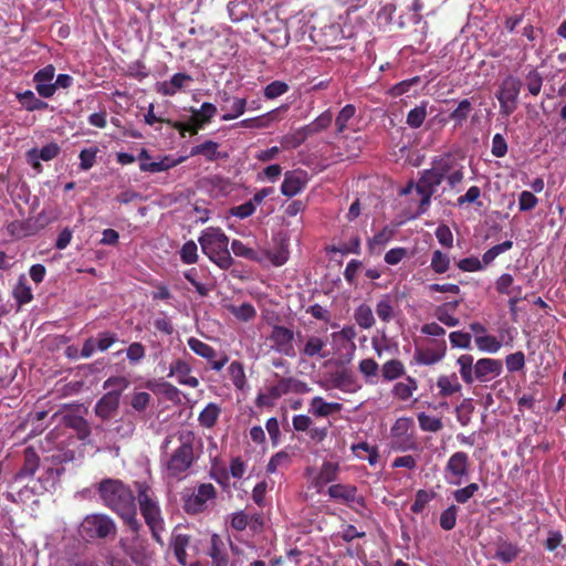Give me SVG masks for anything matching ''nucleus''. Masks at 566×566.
<instances>
[{
    "instance_id": "e433bc0d",
    "label": "nucleus",
    "mask_w": 566,
    "mask_h": 566,
    "mask_svg": "<svg viewBox=\"0 0 566 566\" xmlns=\"http://www.w3.org/2000/svg\"><path fill=\"white\" fill-rule=\"evenodd\" d=\"M457 363L460 367L462 380L465 384L471 385L475 379L473 356L470 354H463L458 358Z\"/></svg>"
},
{
    "instance_id": "2eb2a0df",
    "label": "nucleus",
    "mask_w": 566,
    "mask_h": 566,
    "mask_svg": "<svg viewBox=\"0 0 566 566\" xmlns=\"http://www.w3.org/2000/svg\"><path fill=\"white\" fill-rule=\"evenodd\" d=\"M306 182V171L301 169L286 171L281 185V192L286 197H294L305 188Z\"/></svg>"
},
{
    "instance_id": "c03bdc74",
    "label": "nucleus",
    "mask_w": 566,
    "mask_h": 566,
    "mask_svg": "<svg viewBox=\"0 0 566 566\" xmlns=\"http://www.w3.org/2000/svg\"><path fill=\"white\" fill-rule=\"evenodd\" d=\"M308 138L303 127L284 135L281 139V146L284 149H295Z\"/></svg>"
},
{
    "instance_id": "9b49d317",
    "label": "nucleus",
    "mask_w": 566,
    "mask_h": 566,
    "mask_svg": "<svg viewBox=\"0 0 566 566\" xmlns=\"http://www.w3.org/2000/svg\"><path fill=\"white\" fill-rule=\"evenodd\" d=\"M446 479L449 484L460 485L462 479L468 476L470 471V458L463 451L454 452L448 460L446 468Z\"/></svg>"
},
{
    "instance_id": "58836bf2",
    "label": "nucleus",
    "mask_w": 566,
    "mask_h": 566,
    "mask_svg": "<svg viewBox=\"0 0 566 566\" xmlns=\"http://www.w3.org/2000/svg\"><path fill=\"white\" fill-rule=\"evenodd\" d=\"M405 366L398 359H390L381 367V375L385 380L391 381L405 375Z\"/></svg>"
},
{
    "instance_id": "6e6d98bb",
    "label": "nucleus",
    "mask_w": 566,
    "mask_h": 566,
    "mask_svg": "<svg viewBox=\"0 0 566 566\" xmlns=\"http://www.w3.org/2000/svg\"><path fill=\"white\" fill-rule=\"evenodd\" d=\"M230 312L242 322H249L256 316L255 308L250 303H242L239 306H231Z\"/></svg>"
},
{
    "instance_id": "9d476101",
    "label": "nucleus",
    "mask_w": 566,
    "mask_h": 566,
    "mask_svg": "<svg viewBox=\"0 0 566 566\" xmlns=\"http://www.w3.org/2000/svg\"><path fill=\"white\" fill-rule=\"evenodd\" d=\"M187 344L196 355L207 359L210 368L216 371H220L229 361L226 353H218L212 346L196 337L188 338Z\"/></svg>"
},
{
    "instance_id": "69168bd1",
    "label": "nucleus",
    "mask_w": 566,
    "mask_h": 566,
    "mask_svg": "<svg viewBox=\"0 0 566 566\" xmlns=\"http://www.w3.org/2000/svg\"><path fill=\"white\" fill-rule=\"evenodd\" d=\"M410 418H399L396 420L394 426L391 427V436L397 439H406L408 438V431L411 426Z\"/></svg>"
},
{
    "instance_id": "5fc2aeb1",
    "label": "nucleus",
    "mask_w": 566,
    "mask_h": 566,
    "mask_svg": "<svg viewBox=\"0 0 566 566\" xmlns=\"http://www.w3.org/2000/svg\"><path fill=\"white\" fill-rule=\"evenodd\" d=\"M436 496L434 492L426 490H418L415 496V501L410 506V511L415 514L421 513L426 505Z\"/></svg>"
},
{
    "instance_id": "0eeeda50",
    "label": "nucleus",
    "mask_w": 566,
    "mask_h": 566,
    "mask_svg": "<svg viewBox=\"0 0 566 566\" xmlns=\"http://www.w3.org/2000/svg\"><path fill=\"white\" fill-rule=\"evenodd\" d=\"M443 179L438 176L432 168L424 169L416 185V191L421 197L418 206L417 216L423 214L430 207L431 198L436 192L438 186L442 184Z\"/></svg>"
},
{
    "instance_id": "ddd939ff",
    "label": "nucleus",
    "mask_w": 566,
    "mask_h": 566,
    "mask_svg": "<svg viewBox=\"0 0 566 566\" xmlns=\"http://www.w3.org/2000/svg\"><path fill=\"white\" fill-rule=\"evenodd\" d=\"M54 76L55 67L52 64L44 66L33 75L35 90L41 97L50 98L55 94V85H52Z\"/></svg>"
},
{
    "instance_id": "1a4fd4ad",
    "label": "nucleus",
    "mask_w": 566,
    "mask_h": 566,
    "mask_svg": "<svg viewBox=\"0 0 566 566\" xmlns=\"http://www.w3.org/2000/svg\"><path fill=\"white\" fill-rule=\"evenodd\" d=\"M455 159L451 154L436 156L431 161V167L443 180L447 179L451 188L455 187L463 179L461 168H455Z\"/></svg>"
},
{
    "instance_id": "f03ea898",
    "label": "nucleus",
    "mask_w": 566,
    "mask_h": 566,
    "mask_svg": "<svg viewBox=\"0 0 566 566\" xmlns=\"http://www.w3.org/2000/svg\"><path fill=\"white\" fill-rule=\"evenodd\" d=\"M96 490L103 504L115 512L132 532L138 533L142 524L132 489L118 479L107 478L97 484Z\"/></svg>"
},
{
    "instance_id": "a211bd4d",
    "label": "nucleus",
    "mask_w": 566,
    "mask_h": 566,
    "mask_svg": "<svg viewBox=\"0 0 566 566\" xmlns=\"http://www.w3.org/2000/svg\"><path fill=\"white\" fill-rule=\"evenodd\" d=\"M269 389L270 396H272L274 400L279 399L283 395H287L289 392L304 394L308 391V387L305 382L292 377L280 378V380Z\"/></svg>"
},
{
    "instance_id": "39448f33",
    "label": "nucleus",
    "mask_w": 566,
    "mask_h": 566,
    "mask_svg": "<svg viewBox=\"0 0 566 566\" xmlns=\"http://www.w3.org/2000/svg\"><path fill=\"white\" fill-rule=\"evenodd\" d=\"M80 535L86 539H105L115 537L117 527L114 520L107 514L93 513L86 515L78 528Z\"/></svg>"
},
{
    "instance_id": "5701e85b",
    "label": "nucleus",
    "mask_w": 566,
    "mask_h": 566,
    "mask_svg": "<svg viewBox=\"0 0 566 566\" xmlns=\"http://www.w3.org/2000/svg\"><path fill=\"white\" fill-rule=\"evenodd\" d=\"M520 554L521 548L516 543H512L503 537H500L495 545V553L493 558L503 564H510L514 562Z\"/></svg>"
},
{
    "instance_id": "c9c22d12",
    "label": "nucleus",
    "mask_w": 566,
    "mask_h": 566,
    "mask_svg": "<svg viewBox=\"0 0 566 566\" xmlns=\"http://www.w3.org/2000/svg\"><path fill=\"white\" fill-rule=\"evenodd\" d=\"M222 542L217 534H213L211 537V547L209 551V556L212 559L211 566H228V555L221 549Z\"/></svg>"
},
{
    "instance_id": "4d7b16f0",
    "label": "nucleus",
    "mask_w": 566,
    "mask_h": 566,
    "mask_svg": "<svg viewBox=\"0 0 566 566\" xmlns=\"http://www.w3.org/2000/svg\"><path fill=\"white\" fill-rule=\"evenodd\" d=\"M247 109V99L241 97H234L232 101V105L230 107V112L222 115L221 119L224 122L232 120L243 115Z\"/></svg>"
},
{
    "instance_id": "a18cd8bd",
    "label": "nucleus",
    "mask_w": 566,
    "mask_h": 566,
    "mask_svg": "<svg viewBox=\"0 0 566 566\" xmlns=\"http://www.w3.org/2000/svg\"><path fill=\"white\" fill-rule=\"evenodd\" d=\"M356 458L367 460L370 465H376L379 460V453L376 447L366 442L356 443Z\"/></svg>"
},
{
    "instance_id": "a19ab883",
    "label": "nucleus",
    "mask_w": 566,
    "mask_h": 566,
    "mask_svg": "<svg viewBox=\"0 0 566 566\" xmlns=\"http://www.w3.org/2000/svg\"><path fill=\"white\" fill-rule=\"evenodd\" d=\"M192 120L198 122L201 125H207L211 122L212 117L217 114V107L212 103H202L199 109L191 108Z\"/></svg>"
},
{
    "instance_id": "49530a36",
    "label": "nucleus",
    "mask_w": 566,
    "mask_h": 566,
    "mask_svg": "<svg viewBox=\"0 0 566 566\" xmlns=\"http://www.w3.org/2000/svg\"><path fill=\"white\" fill-rule=\"evenodd\" d=\"M326 342L323 340L321 337L317 336H311L307 342L305 343V346L302 350L303 355L307 357H314L316 355L321 356L322 358H325L327 355L322 353V350L325 348Z\"/></svg>"
},
{
    "instance_id": "37998d69",
    "label": "nucleus",
    "mask_w": 566,
    "mask_h": 566,
    "mask_svg": "<svg viewBox=\"0 0 566 566\" xmlns=\"http://www.w3.org/2000/svg\"><path fill=\"white\" fill-rule=\"evenodd\" d=\"M311 406L313 408L314 415H316L318 417H327V416L340 410L339 403L326 402L321 397L313 398Z\"/></svg>"
},
{
    "instance_id": "864d4df0",
    "label": "nucleus",
    "mask_w": 566,
    "mask_h": 566,
    "mask_svg": "<svg viewBox=\"0 0 566 566\" xmlns=\"http://www.w3.org/2000/svg\"><path fill=\"white\" fill-rule=\"evenodd\" d=\"M458 507L452 504L440 514L439 524L444 531H451L457 524Z\"/></svg>"
},
{
    "instance_id": "6ab92c4d",
    "label": "nucleus",
    "mask_w": 566,
    "mask_h": 566,
    "mask_svg": "<svg viewBox=\"0 0 566 566\" xmlns=\"http://www.w3.org/2000/svg\"><path fill=\"white\" fill-rule=\"evenodd\" d=\"M286 111L287 106L283 105L279 108L272 109L261 116L252 117V118H245L240 122H238L234 126L235 127H243V128H268L270 127L274 122L280 120L279 113L280 111Z\"/></svg>"
},
{
    "instance_id": "ea45409f",
    "label": "nucleus",
    "mask_w": 566,
    "mask_h": 566,
    "mask_svg": "<svg viewBox=\"0 0 566 566\" xmlns=\"http://www.w3.org/2000/svg\"><path fill=\"white\" fill-rule=\"evenodd\" d=\"M427 102H422L421 105L410 109L407 114L406 124L413 129L422 126L427 118Z\"/></svg>"
},
{
    "instance_id": "f3484780",
    "label": "nucleus",
    "mask_w": 566,
    "mask_h": 566,
    "mask_svg": "<svg viewBox=\"0 0 566 566\" xmlns=\"http://www.w3.org/2000/svg\"><path fill=\"white\" fill-rule=\"evenodd\" d=\"M120 398L118 391H108L104 394L95 405V415L102 420H109L113 418L119 407Z\"/></svg>"
},
{
    "instance_id": "72a5a7b5",
    "label": "nucleus",
    "mask_w": 566,
    "mask_h": 566,
    "mask_svg": "<svg viewBox=\"0 0 566 566\" xmlns=\"http://www.w3.org/2000/svg\"><path fill=\"white\" fill-rule=\"evenodd\" d=\"M333 122V114L331 111L323 112L310 124L302 126L307 136H312L325 130Z\"/></svg>"
},
{
    "instance_id": "f704fd0d",
    "label": "nucleus",
    "mask_w": 566,
    "mask_h": 566,
    "mask_svg": "<svg viewBox=\"0 0 566 566\" xmlns=\"http://www.w3.org/2000/svg\"><path fill=\"white\" fill-rule=\"evenodd\" d=\"M228 375L237 390H243L247 386L244 366L239 360H233L228 367Z\"/></svg>"
},
{
    "instance_id": "680f3d73",
    "label": "nucleus",
    "mask_w": 566,
    "mask_h": 566,
    "mask_svg": "<svg viewBox=\"0 0 566 566\" xmlns=\"http://www.w3.org/2000/svg\"><path fill=\"white\" fill-rule=\"evenodd\" d=\"M474 410V406L471 399H464L460 406L457 407V419L462 426H468L471 420V415Z\"/></svg>"
},
{
    "instance_id": "473e14b6",
    "label": "nucleus",
    "mask_w": 566,
    "mask_h": 566,
    "mask_svg": "<svg viewBox=\"0 0 566 566\" xmlns=\"http://www.w3.org/2000/svg\"><path fill=\"white\" fill-rule=\"evenodd\" d=\"M17 99L28 112L43 111L49 106L46 102L38 98L30 90L18 93Z\"/></svg>"
},
{
    "instance_id": "3c124183",
    "label": "nucleus",
    "mask_w": 566,
    "mask_h": 566,
    "mask_svg": "<svg viewBox=\"0 0 566 566\" xmlns=\"http://www.w3.org/2000/svg\"><path fill=\"white\" fill-rule=\"evenodd\" d=\"M512 247L513 242L511 240H506L500 244L492 247L491 249L483 253L482 263L484 265L491 264L496 256H499L501 253L509 251L510 249H512Z\"/></svg>"
},
{
    "instance_id": "c756f323",
    "label": "nucleus",
    "mask_w": 566,
    "mask_h": 566,
    "mask_svg": "<svg viewBox=\"0 0 566 566\" xmlns=\"http://www.w3.org/2000/svg\"><path fill=\"white\" fill-rule=\"evenodd\" d=\"M222 409L218 403L209 402L198 416L200 427L212 429L217 424Z\"/></svg>"
},
{
    "instance_id": "cd10ccee",
    "label": "nucleus",
    "mask_w": 566,
    "mask_h": 566,
    "mask_svg": "<svg viewBox=\"0 0 566 566\" xmlns=\"http://www.w3.org/2000/svg\"><path fill=\"white\" fill-rule=\"evenodd\" d=\"M437 387L439 388V395L443 398L450 397L462 390V385L454 373L451 375L439 376L437 379Z\"/></svg>"
},
{
    "instance_id": "8fccbe9b",
    "label": "nucleus",
    "mask_w": 566,
    "mask_h": 566,
    "mask_svg": "<svg viewBox=\"0 0 566 566\" xmlns=\"http://www.w3.org/2000/svg\"><path fill=\"white\" fill-rule=\"evenodd\" d=\"M13 297L19 304V306L28 304L32 301L33 294L31 287L27 284L24 280H19L18 284L13 290Z\"/></svg>"
},
{
    "instance_id": "393cba45",
    "label": "nucleus",
    "mask_w": 566,
    "mask_h": 566,
    "mask_svg": "<svg viewBox=\"0 0 566 566\" xmlns=\"http://www.w3.org/2000/svg\"><path fill=\"white\" fill-rule=\"evenodd\" d=\"M64 424L66 428H70L76 432L78 440L86 444H92V441L90 440L91 426L86 419L76 415H66L64 417Z\"/></svg>"
},
{
    "instance_id": "774afa93",
    "label": "nucleus",
    "mask_w": 566,
    "mask_h": 566,
    "mask_svg": "<svg viewBox=\"0 0 566 566\" xmlns=\"http://www.w3.org/2000/svg\"><path fill=\"white\" fill-rule=\"evenodd\" d=\"M98 149L96 147L85 148L80 153V168L82 170L91 169L96 160Z\"/></svg>"
},
{
    "instance_id": "aec40b11",
    "label": "nucleus",
    "mask_w": 566,
    "mask_h": 566,
    "mask_svg": "<svg viewBox=\"0 0 566 566\" xmlns=\"http://www.w3.org/2000/svg\"><path fill=\"white\" fill-rule=\"evenodd\" d=\"M191 366L184 359H177L170 364L168 376H176L180 385L197 388L199 380L191 376Z\"/></svg>"
},
{
    "instance_id": "7ed1b4c3",
    "label": "nucleus",
    "mask_w": 566,
    "mask_h": 566,
    "mask_svg": "<svg viewBox=\"0 0 566 566\" xmlns=\"http://www.w3.org/2000/svg\"><path fill=\"white\" fill-rule=\"evenodd\" d=\"M198 241L202 252L220 269L228 270L233 264L228 249L229 238L220 228L209 227L205 229Z\"/></svg>"
},
{
    "instance_id": "de8ad7c7",
    "label": "nucleus",
    "mask_w": 566,
    "mask_h": 566,
    "mask_svg": "<svg viewBox=\"0 0 566 566\" xmlns=\"http://www.w3.org/2000/svg\"><path fill=\"white\" fill-rule=\"evenodd\" d=\"M418 422L420 429L426 432H438L443 428L440 418L429 416L426 412L418 413Z\"/></svg>"
},
{
    "instance_id": "412c9836",
    "label": "nucleus",
    "mask_w": 566,
    "mask_h": 566,
    "mask_svg": "<svg viewBox=\"0 0 566 566\" xmlns=\"http://www.w3.org/2000/svg\"><path fill=\"white\" fill-rule=\"evenodd\" d=\"M40 467V457L33 447H28L23 451V464L15 473L14 480L31 479Z\"/></svg>"
},
{
    "instance_id": "dca6fc26",
    "label": "nucleus",
    "mask_w": 566,
    "mask_h": 566,
    "mask_svg": "<svg viewBox=\"0 0 566 566\" xmlns=\"http://www.w3.org/2000/svg\"><path fill=\"white\" fill-rule=\"evenodd\" d=\"M503 371V365L500 359L481 358L474 364L475 379L482 382L490 381Z\"/></svg>"
},
{
    "instance_id": "4be33fe9",
    "label": "nucleus",
    "mask_w": 566,
    "mask_h": 566,
    "mask_svg": "<svg viewBox=\"0 0 566 566\" xmlns=\"http://www.w3.org/2000/svg\"><path fill=\"white\" fill-rule=\"evenodd\" d=\"M61 147L56 143L44 145L41 149L32 148L27 153L28 160L34 169H40V160L50 161L59 156Z\"/></svg>"
},
{
    "instance_id": "bf43d9fd",
    "label": "nucleus",
    "mask_w": 566,
    "mask_h": 566,
    "mask_svg": "<svg viewBox=\"0 0 566 566\" xmlns=\"http://www.w3.org/2000/svg\"><path fill=\"white\" fill-rule=\"evenodd\" d=\"M198 248L195 241L184 243L180 250V259L185 264H193L198 260Z\"/></svg>"
},
{
    "instance_id": "423d86ee",
    "label": "nucleus",
    "mask_w": 566,
    "mask_h": 566,
    "mask_svg": "<svg viewBox=\"0 0 566 566\" xmlns=\"http://www.w3.org/2000/svg\"><path fill=\"white\" fill-rule=\"evenodd\" d=\"M521 91V81L514 76H507L503 80L496 93L500 103V114L504 117L512 115L517 108L518 95Z\"/></svg>"
},
{
    "instance_id": "f8f14e48",
    "label": "nucleus",
    "mask_w": 566,
    "mask_h": 566,
    "mask_svg": "<svg viewBox=\"0 0 566 566\" xmlns=\"http://www.w3.org/2000/svg\"><path fill=\"white\" fill-rule=\"evenodd\" d=\"M269 338L273 343V347L277 353L290 357L295 355L293 346L294 333L292 329L285 326L275 325L272 328Z\"/></svg>"
},
{
    "instance_id": "2f4dec72",
    "label": "nucleus",
    "mask_w": 566,
    "mask_h": 566,
    "mask_svg": "<svg viewBox=\"0 0 566 566\" xmlns=\"http://www.w3.org/2000/svg\"><path fill=\"white\" fill-rule=\"evenodd\" d=\"M405 380L406 381L396 382L391 390L394 397L401 401L411 398L413 392L418 389V382L413 377L407 376Z\"/></svg>"
},
{
    "instance_id": "79ce46f5",
    "label": "nucleus",
    "mask_w": 566,
    "mask_h": 566,
    "mask_svg": "<svg viewBox=\"0 0 566 566\" xmlns=\"http://www.w3.org/2000/svg\"><path fill=\"white\" fill-rule=\"evenodd\" d=\"M471 111L472 104L470 99L464 98L460 101L457 108L450 113L449 118L454 122L455 127H460L468 119Z\"/></svg>"
},
{
    "instance_id": "4468645a",
    "label": "nucleus",
    "mask_w": 566,
    "mask_h": 566,
    "mask_svg": "<svg viewBox=\"0 0 566 566\" xmlns=\"http://www.w3.org/2000/svg\"><path fill=\"white\" fill-rule=\"evenodd\" d=\"M432 343L434 344V347L416 348L413 359L417 364L427 366L434 365L444 357L447 349L446 340H433Z\"/></svg>"
},
{
    "instance_id": "6e6552de",
    "label": "nucleus",
    "mask_w": 566,
    "mask_h": 566,
    "mask_svg": "<svg viewBox=\"0 0 566 566\" xmlns=\"http://www.w3.org/2000/svg\"><path fill=\"white\" fill-rule=\"evenodd\" d=\"M217 489L212 483H201L196 491L184 499V510L186 513L196 515L207 509V503L217 497Z\"/></svg>"
},
{
    "instance_id": "052dcab7",
    "label": "nucleus",
    "mask_w": 566,
    "mask_h": 566,
    "mask_svg": "<svg viewBox=\"0 0 566 566\" xmlns=\"http://www.w3.org/2000/svg\"><path fill=\"white\" fill-rule=\"evenodd\" d=\"M290 463V455L285 451H279L273 454L266 465L268 473H275L279 468L287 467Z\"/></svg>"
},
{
    "instance_id": "4c0bfd02",
    "label": "nucleus",
    "mask_w": 566,
    "mask_h": 566,
    "mask_svg": "<svg viewBox=\"0 0 566 566\" xmlns=\"http://www.w3.org/2000/svg\"><path fill=\"white\" fill-rule=\"evenodd\" d=\"M354 117V105H346L338 114L335 119L336 135L338 137L347 138L346 132L348 128V122Z\"/></svg>"
},
{
    "instance_id": "09e8293b",
    "label": "nucleus",
    "mask_w": 566,
    "mask_h": 566,
    "mask_svg": "<svg viewBox=\"0 0 566 566\" xmlns=\"http://www.w3.org/2000/svg\"><path fill=\"white\" fill-rule=\"evenodd\" d=\"M475 345L482 352L496 353L500 350L502 344L493 335H481L475 337Z\"/></svg>"
},
{
    "instance_id": "603ef678",
    "label": "nucleus",
    "mask_w": 566,
    "mask_h": 566,
    "mask_svg": "<svg viewBox=\"0 0 566 566\" xmlns=\"http://www.w3.org/2000/svg\"><path fill=\"white\" fill-rule=\"evenodd\" d=\"M430 266L437 274L446 273L450 266V258L448 254L441 252L440 250H436L432 253Z\"/></svg>"
},
{
    "instance_id": "c85d7f7f",
    "label": "nucleus",
    "mask_w": 566,
    "mask_h": 566,
    "mask_svg": "<svg viewBox=\"0 0 566 566\" xmlns=\"http://www.w3.org/2000/svg\"><path fill=\"white\" fill-rule=\"evenodd\" d=\"M203 156L209 161H214L219 158L226 157L219 151V144L213 140H206L199 145H196L190 150V156Z\"/></svg>"
},
{
    "instance_id": "13d9d810",
    "label": "nucleus",
    "mask_w": 566,
    "mask_h": 566,
    "mask_svg": "<svg viewBox=\"0 0 566 566\" xmlns=\"http://www.w3.org/2000/svg\"><path fill=\"white\" fill-rule=\"evenodd\" d=\"M231 249L237 256H241L251 261H258V252L248 248L242 241L234 239L231 242Z\"/></svg>"
},
{
    "instance_id": "20e7f679",
    "label": "nucleus",
    "mask_w": 566,
    "mask_h": 566,
    "mask_svg": "<svg viewBox=\"0 0 566 566\" xmlns=\"http://www.w3.org/2000/svg\"><path fill=\"white\" fill-rule=\"evenodd\" d=\"M136 488L140 513L145 523L149 527L153 538L163 545L161 533L165 530V523L159 504L154 499L153 491L147 483L137 482Z\"/></svg>"
},
{
    "instance_id": "bb28decb",
    "label": "nucleus",
    "mask_w": 566,
    "mask_h": 566,
    "mask_svg": "<svg viewBox=\"0 0 566 566\" xmlns=\"http://www.w3.org/2000/svg\"><path fill=\"white\" fill-rule=\"evenodd\" d=\"M192 81V76L187 73H176L169 81L163 82L158 91L165 96H174Z\"/></svg>"
},
{
    "instance_id": "b1692460",
    "label": "nucleus",
    "mask_w": 566,
    "mask_h": 566,
    "mask_svg": "<svg viewBox=\"0 0 566 566\" xmlns=\"http://www.w3.org/2000/svg\"><path fill=\"white\" fill-rule=\"evenodd\" d=\"M191 536L187 534L175 533L171 539V548L177 562L182 566H201L199 563H188L187 547L190 545Z\"/></svg>"
},
{
    "instance_id": "f257e3e1",
    "label": "nucleus",
    "mask_w": 566,
    "mask_h": 566,
    "mask_svg": "<svg viewBox=\"0 0 566 566\" xmlns=\"http://www.w3.org/2000/svg\"><path fill=\"white\" fill-rule=\"evenodd\" d=\"M198 440L192 430H179L165 438L160 446V464L166 478L185 479L199 454L196 450Z\"/></svg>"
},
{
    "instance_id": "7c9ffc66",
    "label": "nucleus",
    "mask_w": 566,
    "mask_h": 566,
    "mask_svg": "<svg viewBox=\"0 0 566 566\" xmlns=\"http://www.w3.org/2000/svg\"><path fill=\"white\" fill-rule=\"evenodd\" d=\"M182 161V158L179 159H172L169 156L161 157L158 161H147V163H140L139 169L144 172H161L167 171L170 168L176 167Z\"/></svg>"
},
{
    "instance_id": "a878e982",
    "label": "nucleus",
    "mask_w": 566,
    "mask_h": 566,
    "mask_svg": "<svg viewBox=\"0 0 566 566\" xmlns=\"http://www.w3.org/2000/svg\"><path fill=\"white\" fill-rule=\"evenodd\" d=\"M338 464L325 461L322 464L319 472L313 478L311 485L317 491L321 492L326 484L334 481L337 476Z\"/></svg>"
},
{
    "instance_id": "e2e57ef3",
    "label": "nucleus",
    "mask_w": 566,
    "mask_h": 566,
    "mask_svg": "<svg viewBox=\"0 0 566 566\" xmlns=\"http://www.w3.org/2000/svg\"><path fill=\"white\" fill-rule=\"evenodd\" d=\"M289 91V85L283 81H273L264 87V96L268 99L276 98Z\"/></svg>"
},
{
    "instance_id": "0e129e2a",
    "label": "nucleus",
    "mask_w": 566,
    "mask_h": 566,
    "mask_svg": "<svg viewBox=\"0 0 566 566\" xmlns=\"http://www.w3.org/2000/svg\"><path fill=\"white\" fill-rule=\"evenodd\" d=\"M505 365L510 373H516L525 366V355L523 352H515L505 358Z\"/></svg>"
},
{
    "instance_id": "338daca9",
    "label": "nucleus",
    "mask_w": 566,
    "mask_h": 566,
    "mask_svg": "<svg viewBox=\"0 0 566 566\" xmlns=\"http://www.w3.org/2000/svg\"><path fill=\"white\" fill-rule=\"evenodd\" d=\"M537 203V197L531 191L524 190L518 196V209L522 212L533 210Z\"/></svg>"
}]
</instances>
